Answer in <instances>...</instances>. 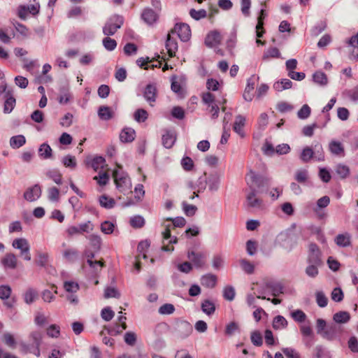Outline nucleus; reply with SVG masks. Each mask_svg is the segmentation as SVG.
Here are the masks:
<instances>
[{
    "label": "nucleus",
    "instance_id": "60",
    "mask_svg": "<svg viewBox=\"0 0 358 358\" xmlns=\"http://www.w3.org/2000/svg\"><path fill=\"white\" fill-rule=\"evenodd\" d=\"M257 249V243L252 240H248L246 243V250L250 255H253L256 253Z\"/></svg>",
    "mask_w": 358,
    "mask_h": 358
},
{
    "label": "nucleus",
    "instance_id": "35",
    "mask_svg": "<svg viewBox=\"0 0 358 358\" xmlns=\"http://www.w3.org/2000/svg\"><path fill=\"white\" fill-rule=\"evenodd\" d=\"M148 117V112L143 108L137 109L134 113V118L138 122H144Z\"/></svg>",
    "mask_w": 358,
    "mask_h": 358
},
{
    "label": "nucleus",
    "instance_id": "49",
    "mask_svg": "<svg viewBox=\"0 0 358 358\" xmlns=\"http://www.w3.org/2000/svg\"><path fill=\"white\" fill-rule=\"evenodd\" d=\"M47 334L52 338H58L60 335V328L57 324H51L47 329Z\"/></svg>",
    "mask_w": 358,
    "mask_h": 358
},
{
    "label": "nucleus",
    "instance_id": "63",
    "mask_svg": "<svg viewBox=\"0 0 358 358\" xmlns=\"http://www.w3.org/2000/svg\"><path fill=\"white\" fill-rule=\"evenodd\" d=\"M105 163V159L102 157H96L92 162V167L94 171H97L99 168H103Z\"/></svg>",
    "mask_w": 358,
    "mask_h": 358
},
{
    "label": "nucleus",
    "instance_id": "25",
    "mask_svg": "<svg viewBox=\"0 0 358 358\" xmlns=\"http://www.w3.org/2000/svg\"><path fill=\"white\" fill-rule=\"evenodd\" d=\"M201 310L207 315H212L215 311V305L212 301L205 299L201 303Z\"/></svg>",
    "mask_w": 358,
    "mask_h": 358
},
{
    "label": "nucleus",
    "instance_id": "19",
    "mask_svg": "<svg viewBox=\"0 0 358 358\" xmlns=\"http://www.w3.org/2000/svg\"><path fill=\"white\" fill-rule=\"evenodd\" d=\"M143 95L145 99L152 106V103L155 101L157 96L156 87L153 85H148L145 89Z\"/></svg>",
    "mask_w": 358,
    "mask_h": 358
},
{
    "label": "nucleus",
    "instance_id": "62",
    "mask_svg": "<svg viewBox=\"0 0 358 358\" xmlns=\"http://www.w3.org/2000/svg\"><path fill=\"white\" fill-rule=\"evenodd\" d=\"M291 315L293 319L298 322H303L306 319V314L301 310L293 311Z\"/></svg>",
    "mask_w": 358,
    "mask_h": 358
},
{
    "label": "nucleus",
    "instance_id": "31",
    "mask_svg": "<svg viewBox=\"0 0 358 358\" xmlns=\"http://www.w3.org/2000/svg\"><path fill=\"white\" fill-rule=\"evenodd\" d=\"M313 79L315 83L320 85H326L328 83L327 75L322 71H317L313 76Z\"/></svg>",
    "mask_w": 358,
    "mask_h": 358
},
{
    "label": "nucleus",
    "instance_id": "9",
    "mask_svg": "<svg viewBox=\"0 0 358 358\" xmlns=\"http://www.w3.org/2000/svg\"><path fill=\"white\" fill-rule=\"evenodd\" d=\"M40 6L38 3L30 6H20L18 8L17 14L19 17L21 19H25L29 13H31L34 15H36L39 12Z\"/></svg>",
    "mask_w": 358,
    "mask_h": 358
},
{
    "label": "nucleus",
    "instance_id": "18",
    "mask_svg": "<svg viewBox=\"0 0 358 358\" xmlns=\"http://www.w3.org/2000/svg\"><path fill=\"white\" fill-rule=\"evenodd\" d=\"M329 150L333 155L343 157L345 150L343 144L337 141H331L329 145Z\"/></svg>",
    "mask_w": 358,
    "mask_h": 358
},
{
    "label": "nucleus",
    "instance_id": "61",
    "mask_svg": "<svg viewBox=\"0 0 358 358\" xmlns=\"http://www.w3.org/2000/svg\"><path fill=\"white\" fill-rule=\"evenodd\" d=\"M251 341L256 346H261L262 345V337L259 331H253L251 334Z\"/></svg>",
    "mask_w": 358,
    "mask_h": 358
},
{
    "label": "nucleus",
    "instance_id": "12",
    "mask_svg": "<svg viewBox=\"0 0 358 358\" xmlns=\"http://www.w3.org/2000/svg\"><path fill=\"white\" fill-rule=\"evenodd\" d=\"M335 243L341 248H347L352 245V236L348 232L338 234L334 238Z\"/></svg>",
    "mask_w": 358,
    "mask_h": 358
},
{
    "label": "nucleus",
    "instance_id": "37",
    "mask_svg": "<svg viewBox=\"0 0 358 358\" xmlns=\"http://www.w3.org/2000/svg\"><path fill=\"white\" fill-rule=\"evenodd\" d=\"M37 294H38V293H37L36 290H35L32 288L28 289L24 294V301L27 304L32 303L34 301L35 299L36 298Z\"/></svg>",
    "mask_w": 358,
    "mask_h": 358
},
{
    "label": "nucleus",
    "instance_id": "59",
    "mask_svg": "<svg viewBox=\"0 0 358 358\" xmlns=\"http://www.w3.org/2000/svg\"><path fill=\"white\" fill-rule=\"evenodd\" d=\"M35 322L38 326H43L48 323V317L43 313L38 312L35 317Z\"/></svg>",
    "mask_w": 358,
    "mask_h": 358
},
{
    "label": "nucleus",
    "instance_id": "2",
    "mask_svg": "<svg viewBox=\"0 0 358 358\" xmlns=\"http://www.w3.org/2000/svg\"><path fill=\"white\" fill-rule=\"evenodd\" d=\"M246 207L252 210H259L264 208V201L257 196V192L255 189H248L246 194Z\"/></svg>",
    "mask_w": 358,
    "mask_h": 358
},
{
    "label": "nucleus",
    "instance_id": "51",
    "mask_svg": "<svg viewBox=\"0 0 358 358\" xmlns=\"http://www.w3.org/2000/svg\"><path fill=\"white\" fill-rule=\"evenodd\" d=\"M136 335L134 332L128 331L124 334V342L130 346H134L136 343Z\"/></svg>",
    "mask_w": 358,
    "mask_h": 358
},
{
    "label": "nucleus",
    "instance_id": "38",
    "mask_svg": "<svg viewBox=\"0 0 358 358\" xmlns=\"http://www.w3.org/2000/svg\"><path fill=\"white\" fill-rule=\"evenodd\" d=\"M240 265L242 267L243 270L248 274H252L255 271V266L253 264L250 262L248 260L245 259H241Z\"/></svg>",
    "mask_w": 358,
    "mask_h": 358
},
{
    "label": "nucleus",
    "instance_id": "44",
    "mask_svg": "<svg viewBox=\"0 0 358 358\" xmlns=\"http://www.w3.org/2000/svg\"><path fill=\"white\" fill-rule=\"evenodd\" d=\"M130 224L134 228H141L145 224V220L142 216L136 215L130 219Z\"/></svg>",
    "mask_w": 358,
    "mask_h": 358
},
{
    "label": "nucleus",
    "instance_id": "14",
    "mask_svg": "<svg viewBox=\"0 0 358 358\" xmlns=\"http://www.w3.org/2000/svg\"><path fill=\"white\" fill-rule=\"evenodd\" d=\"M171 34L172 33H171L169 31L167 35L166 41V48L167 50V52H168L169 55L171 57H173L176 56V53L178 50V43L176 41V39L173 38L171 36Z\"/></svg>",
    "mask_w": 358,
    "mask_h": 358
},
{
    "label": "nucleus",
    "instance_id": "6",
    "mask_svg": "<svg viewBox=\"0 0 358 358\" xmlns=\"http://www.w3.org/2000/svg\"><path fill=\"white\" fill-rule=\"evenodd\" d=\"M113 178L117 189L124 192L129 190L131 184L128 176L124 173H120L117 171H113Z\"/></svg>",
    "mask_w": 358,
    "mask_h": 358
},
{
    "label": "nucleus",
    "instance_id": "4",
    "mask_svg": "<svg viewBox=\"0 0 358 358\" xmlns=\"http://www.w3.org/2000/svg\"><path fill=\"white\" fill-rule=\"evenodd\" d=\"M170 32L172 34L176 33L178 38L183 42L189 41L192 36L189 26L183 22L176 23Z\"/></svg>",
    "mask_w": 358,
    "mask_h": 358
},
{
    "label": "nucleus",
    "instance_id": "54",
    "mask_svg": "<svg viewBox=\"0 0 358 358\" xmlns=\"http://www.w3.org/2000/svg\"><path fill=\"white\" fill-rule=\"evenodd\" d=\"M331 299L336 302H341L343 299V292L340 287H336L331 292Z\"/></svg>",
    "mask_w": 358,
    "mask_h": 358
},
{
    "label": "nucleus",
    "instance_id": "11",
    "mask_svg": "<svg viewBox=\"0 0 358 358\" xmlns=\"http://www.w3.org/2000/svg\"><path fill=\"white\" fill-rule=\"evenodd\" d=\"M222 36L219 31H210L205 38V44L209 48L215 47L221 43Z\"/></svg>",
    "mask_w": 358,
    "mask_h": 358
},
{
    "label": "nucleus",
    "instance_id": "28",
    "mask_svg": "<svg viewBox=\"0 0 358 358\" xmlns=\"http://www.w3.org/2000/svg\"><path fill=\"white\" fill-rule=\"evenodd\" d=\"M292 86V83L289 79H282L280 81L275 82L273 84V88L278 92L290 89Z\"/></svg>",
    "mask_w": 358,
    "mask_h": 358
},
{
    "label": "nucleus",
    "instance_id": "52",
    "mask_svg": "<svg viewBox=\"0 0 358 358\" xmlns=\"http://www.w3.org/2000/svg\"><path fill=\"white\" fill-rule=\"evenodd\" d=\"M47 176L51 178L55 183L60 185L62 182V174L57 171H49Z\"/></svg>",
    "mask_w": 358,
    "mask_h": 358
},
{
    "label": "nucleus",
    "instance_id": "45",
    "mask_svg": "<svg viewBox=\"0 0 358 358\" xmlns=\"http://www.w3.org/2000/svg\"><path fill=\"white\" fill-rule=\"evenodd\" d=\"M336 172L340 176V178H345L350 174V169L347 166L338 164L336 168Z\"/></svg>",
    "mask_w": 358,
    "mask_h": 358
},
{
    "label": "nucleus",
    "instance_id": "50",
    "mask_svg": "<svg viewBox=\"0 0 358 358\" xmlns=\"http://www.w3.org/2000/svg\"><path fill=\"white\" fill-rule=\"evenodd\" d=\"M115 225L109 221H105L101 224V230L106 234H110L113 232Z\"/></svg>",
    "mask_w": 358,
    "mask_h": 358
},
{
    "label": "nucleus",
    "instance_id": "39",
    "mask_svg": "<svg viewBox=\"0 0 358 358\" xmlns=\"http://www.w3.org/2000/svg\"><path fill=\"white\" fill-rule=\"evenodd\" d=\"M264 17V10L262 9L261 10V13H260V15L258 17V22H257V24L256 26V33H257V36L258 38H261L263 34H264V28H263V24H264V22H263V19Z\"/></svg>",
    "mask_w": 358,
    "mask_h": 358
},
{
    "label": "nucleus",
    "instance_id": "22",
    "mask_svg": "<svg viewBox=\"0 0 358 358\" xmlns=\"http://www.w3.org/2000/svg\"><path fill=\"white\" fill-rule=\"evenodd\" d=\"M350 314L347 311H339L333 316V320L337 324H345L350 320Z\"/></svg>",
    "mask_w": 358,
    "mask_h": 358
},
{
    "label": "nucleus",
    "instance_id": "23",
    "mask_svg": "<svg viewBox=\"0 0 358 358\" xmlns=\"http://www.w3.org/2000/svg\"><path fill=\"white\" fill-rule=\"evenodd\" d=\"M12 245L13 248L20 250L21 255H24V252H27V250H29L28 241L23 238L15 239Z\"/></svg>",
    "mask_w": 358,
    "mask_h": 358
},
{
    "label": "nucleus",
    "instance_id": "30",
    "mask_svg": "<svg viewBox=\"0 0 358 358\" xmlns=\"http://www.w3.org/2000/svg\"><path fill=\"white\" fill-rule=\"evenodd\" d=\"M100 205L105 208H112L115 204V201L113 198L108 197L106 195H101L99 197Z\"/></svg>",
    "mask_w": 358,
    "mask_h": 358
},
{
    "label": "nucleus",
    "instance_id": "42",
    "mask_svg": "<svg viewBox=\"0 0 358 358\" xmlns=\"http://www.w3.org/2000/svg\"><path fill=\"white\" fill-rule=\"evenodd\" d=\"M94 180L101 186H105L109 181V175L106 172H99L98 176L94 177Z\"/></svg>",
    "mask_w": 358,
    "mask_h": 358
},
{
    "label": "nucleus",
    "instance_id": "55",
    "mask_svg": "<svg viewBox=\"0 0 358 358\" xmlns=\"http://www.w3.org/2000/svg\"><path fill=\"white\" fill-rule=\"evenodd\" d=\"M174 306L171 303H165L162 305L159 309V313L162 315H169L174 312Z\"/></svg>",
    "mask_w": 358,
    "mask_h": 358
},
{
    "label": "nucleus",
    "instance_id": "53",
    "mask_svg": "<svg viewBox=\"0 0 358 358\" xmlns=\"http://www.w3.org/2000/svg\"><path fill=\"white\" fill-rule=\"evenodd\" d=\"M101 315L104 320L108 322L113 318L115 313L110 307H106L101 310Z\"/></svg>",
    "mask_w": 358,
    "mask_h": 358
},
{
    "label": "nucleus",
    "instance_id": "32",
    "mask_svg": "<svg viewBox=\"0 0 358 358\" xmlns=\"http://www.w3.org/2000/svg\"><path fill=\"white\" fill-rule=\"evenodd\" d=\"M26 142L25 138L22 135L13 136L10 140V145L13 148H19Z\"/></svg>",
    "mask_w": 358,
    "mask_h": 358
},
{
    "label": "nucleus",
    "instance_id": "8",
    "mask_svg": "<svg viewBox=\"0 0 358 358\" xmlns=\"http://www.w3.org/2000/svg\"><path fill=\"white\" fill-rule=\"evenodd\" d=\"M41 188L38 184L29 187L24 193V199L29 202L37 200L41 195Z\"/></svg>",
    "mask_w": 358,
    "mask_h": 358
},
{
    "label": "nucleus",
    "instance_id": "48",
    "mask_svg": "<svg viewBox=\"0 0 358 358\" xmlns=\"http://www.w3.org/2000/svg\"><path fill=\"white\" fill-rule=\"evenodd\" d=\"M62 163L66 167L75 169L77 163L75 157L71 155L65 156L62 159Z\"/></svg>",
    "mask_w": 358,
    "mask_h": 358
},
{
    "label": "nucleus",
    "instance_id": "57",
    "mask_svg": "<svg viewBox=\"0 0 358 358\" xmlns=\"http://www.w3.org/2000/svg\"><path fill=\"white\" fill-rule=\"evenodd\" d=\"M223 296L225 299L232 301L235 296V290L233 287L228 286L224 289Z\"/></svg>",
    "mask_w": 358,
    "mask_h": 358
},
{
    "label": "nucleus",
    "instance_id": "20",
    "mask_svg": "<svg viewBox=\"0 0 358 358\" xmlns=\"http://www.w3.org/2000/svg\"><path fill=\"white\" fill-rule=\"evenodd\" d=\"M136 136L134 129L131 128H124L120 134V141L123 143L132 142Z\"/></svg>",
    "mask_w": 358,
    "mask_h": 358
},
{
    "label": "nucleus",
    "instance_id": "15",
    "mask_svg": "<svg viewBox=\"0 0 358 358\" xmlns=\"http://www.w3.org/2000/svg\"><path fill=\"white\" fill-rule=\"evenodd\" d=\"M217 278L213 273H207L201 276V283L207 288H213L216 286Z\"/></svg>",
    "mask_w": 358,
    "mask_h": 358
},
{
    "label": "nucleus",
    "instance_id": "64",
    "mask_svg": "<svg viewBox=\"0 0 358 358\" xmlns=\"http://www.w3.org/2000/svg\"><path fill=\"white\" fill-rule=\"evenodd\" d=\"M348 347L353 352L358 353V339L355 336H352L348 341Z\"/></svg>",
    "mask_w": 358,
    "mask_h": 358
},
{
    "label": "nucleus",
    "instance_id": "21",
    "mask_svg": "<svg viewBox=\"0 0 358 358\" xmlns=\"http://www.w3.org/2000/svg\"><path fill=\"white\" fill-rule=\"evenodd\" d=\"M245 124V117L243 115H238L236 117L235 122L234 123L233 129L235 132L239 134L242 138L244 137V133L243 129Z\"/></svg>",
    "mask_w": 358,
    "mask_h": 358
},
{
    "label": "nucleus",
    "instance_id": "13",
    "mask_svg": "<svg viewBox=\"0 0 358 358\" xmlns=\"http://www.w3.org/2000/svg\"><path fill=\"white\" fill-rule=\"evenodd\" d=\"M142 19L149 25L156 23L159 19L158 14L151 8H145L141 14Z\"/></svg>",
    "mask_w": 358,
    "mask_h": 358
},
{
    "label": "nucleus",
    "instance_id": "7",
    "mask_svg": "<svg viewBox=\"0 0 358 358\" xmlns=\"http://www.w3.org/2000/svg\"><path fill=\"white\" fill-rule=\"evenodd\" d=\"M343 332L342 327L336 323L329 324L322 333V336L328 339L333 340Z\"/></svg>",
    "mask_w": 358,
    "mask_h": 358
},
{
    "label": "nucleus",
    "instance_id": "34",
    "mask_svg": "<svg viewBox=\"0 0 358 358\" xmlns=\"http://www.w3.org/2000/svg\"><path fill=\"white\" fill-rule=\"evenodd\" d=\"M287 326V321L286 320V319L284 317H282L281 315H278L274 317V319L273 320V327L275 329H283V328H285Z\"/></svg>",
    "mask_w": 358,
    "mask_h": 358
},
{
    "label": "nucleus",
    "instance_id": "40",
    "mask_svg": "<svg viewBox=\"0 0 358 358\" xmlns=\"http://www.w3.org/2000/svg\"><path fill=\"white\" fill-rule=\"evenodd\" d=\"M64 257L68 262H74L78 257V252L76 249H67L64 252Z\"/></svg>",
    "mask_w": 358,
    "mask_h": 358
},
{
    "label": "nucleus",
    "instance_id": "29",
    "mask_svg": "<svg viewBox=\"0 0 358 358\" xmlns=\"http://www.w3.org/2000/svg\"><path fill=\"white\" fill-rule=\"evenodd\" d=\"M38 155L43 159H50L52 156V150L47 143H43L38 149Z\"/></svg>",
    "mask_w": 358,
    "mask_h": 358
},
{
    "label": "nucleus",
    "instance_id": "24",
    "mask_svg": "<svg viewBox=\"0 0 358 358\" xmlns=\"http://www.w3.org/2000/svg\"><path fill=\"white\" fill-rule=\"evenodd\" d=\"M330 203V199L327 196H324L319 199L317 201V208L314 210L315 212L318 215L320 218H324L325 217L324 213L320 214L319 208H326Z\"/></svg>",
    "mask_w": 358,
    "mask_h": 358
},
{
    "label": "nucleus",
    "instance_id": "16",
    "mask_svg": "<svg viewBox=\"0 0 358 358\" xmlns=\"http://www.w3.org/2000/svg\"><path fill=\"white\" fill-rule=\"evenodd\" d=\"M122 24L121 20H120L119 22H113L110 20L104 25L103 32L106 36L113 35L120 28Z\"/></svg>",
    "mask_w": 358,
    "mask_h": 358
},
{
    "label": "nucleus",
    "instance_id": "43",
    "mask_svg": "<svg viewBox=\"0 0 358 358\" xmlns=\"http://www.w3.org/2000/svg\"><path fill=\"white\" fill-rule=\"evenodd\" d=\"M64 288L68 293H76L79 289V285L73 281H66L64 283Z\"/></svg>",
    "mask_w": 358,
    "mask_h": 358
},
{
    "label": "nucleus",
    "instance_id": "1",
    "mask_svg": "<svg viewBox=\"0 0 358 358\" xmlns=\"http://www.w3.org/2000/svg\"><path fill=\"white\" fill-rule=\"evenodd\" d=\"M246 182L248 185V189L261 188L264 186H268L271 182V178L265 175H260L255 171L250 170L246 176Z\"/></svg>",
    "mask_w": 358,
    "mask_h": 358
},
{
    "label": "nucleus",
    "instance_id": "41",
    "mask_svg": "<svg viewBox=\"0 0 358 358\" xmlns=\"http://www.w3.org/2000/svg\"><path fill=\"white\" fill-rule=\"evenodd\" d=\"M280 53L277 48H271L266 51L263 55V59L266 60L271 58H278Z\"/></svg>",
    "mask_w": 358,
    "mask_h": 358
},
{
    "label": "nucleus",
    "instance_id": "3",
    "mask_svg": "<svg viewBox=\"0 0 358 358\" xmlns=\"http://www.w3.org/2000/svg\"><path fill=\"white\" fill-rule=\"evenodd\" d=\"M187 257L195 268H203L206 266V252L190 250L187 252Z\"/></svg>",
    "mask_w": 358,
    "mask_h": 358
},
{
    "label": "nucleus",
    "instance_id": "5",
    "mask_svg": "<svg viewBox=\"0 0 358 358\" xmlns=\"http://www.w3.org/2000/svg\"><path fill=\"white\" fill-rule=\"evenodd\" d=\"M307 263L313 264H323L322 252L317 245L314 243H311L308 245Z\"/></svg>",
    "mask_w": 358,
    "mask_h": 358
},
{
    "label": "nucleus",
    "instance_id": "26",
    "mask_svg": "<svg viewBox=\"0 0 358 358\" xmlns=\"http://www.w3.org/2000/svg\"><path fill=\"white\" fill-rule=\"evenodd\" d=\"M176 138V136L173 134L166 131L162 136V144L165 148H171L175 143Z\"/></svg>",
    "mask_w": 358,
    "mask_h": 358
},
{
    "label": "nucleus",
    "instance_id": "27",
    "mask_svg": "<svg viewBox=\"0 0 358 358\" xmlns=\"http://www.w3.org/2000/svg\"><path fill=\"white\" fill-rule=\"evenodd\" d=\"M15 106V99L9 93H7L4 102L3 111L10 113Z\"/></svg>",
    "mask_w": 358,
    "mask_h": 358
},
{
    "label": "nucleus",
    "instance_id": "47",
    "mask_svg": "<svg viewBox=\"0 0 358 358\" xmlns=\"http://www.w3.org/2000/svg\"><path fill=\"white\" fill-rule=\"evenodd\" d=\"M311 113V109L310 106L307 104H304L301 108L298 111L297 115L299 119H306L308 118Z\"/></svg>",
    "mask_w": 358,
    "mask_h": 358
},
{
    "label": "nucleus",
    "instance_id": "58",
    "mask_svg": "<svg viewBox=\"0 0 358 358\" xmlns=\"http://www.w3.org/2000/svg\"><path fill=\"white\" fill-rule=\"evenodd\" d=\"M48 261V255L45 252H38L36 262L40 266H45Z\"/></svg>",
    "mask_w": 358,
    "mask_h": 358
},
{
    "label": "nucleus",
    "instance_id": "33",
    "mask_svg": "<svg viewBox=\"0 0 358 358\" xmlns=\"http://www.w3.org/2000/svg\"><path fill=\"white\" fill-rule=\"evenodd\" d=\"M308 264V265L306 268V275L312 278H316L319 273L318 268L320 267L322 264Z\"/></svg>",
    "mask_w": 358,
    "mask_h": 358
},
{
    "label": "nucleus",
    "instance_id": "10",
    "mask_svg": "<svg viewBox=\"0 0 358 358\" xmlns=\"http://www.w3.org/2000/svg\"><path fill=\"white\" fill-rule=\"evenodd\" d=\"M1 263L5 269H15L17 266V259L13 253L9 252L1 258Z\"/></svg>",
    "mask_w": 358,
    "mask_h": 358
},
{
    "label": "nucleus",
    "instance_id": "46",
    "mask_svg": "<svg viewBox=\"0 0 358 358\" xmlns=\"http://www.w3.org/2000/svg\"><path fill=\"white\" fill-rule=\"evenodd\" d=\"M189 15L193 19H194L196 20H199L206 17L207 12L204 9H201L199 10H196L195 9H191L189 10Z\"/></svg>",
    "mask_w": 358,
    "mask_h": 358
},
{
    "label": "nucleus",
    "instance_id": "56",
    "mask_svg": "<svg viewBox=\"0 0 358 358\" xmlns=\"http://www.w3.org/2000/svg\"><path fill=\"white\" fill-rule=\"evenodd\" d=\"M120 296V292L114 287H108L106 288L104 292V297L106 299L114 297L119 298Z\"/></svg>",
    "mask_w": 358,
    "mask_h": 358
},
{
    "label": "nucleus",
    "instance_id": "36",
    "mask_svg": "<svg viewBox=\"0 0 358 358\" xmlns=\"http://www.w3.org/2000/svg\"><path fill=\"white\" fill-rule=\"evenodd\" d=\"M314 152L312 148L310 147H306L303 149L301 155L300 159L303 162H308L310 161V159L313 157Z\"/></svg>",
    "mask_w": 358,
    "mask_h": 358
},
{
    "label": "nucleus",
    "instance_id": "17",
    "mask_svg": "<svg viewBox=\"0 0 358 358\" xmlns=\"http://www.w3.org/2000/svg\"><path fill=\"white\" fill-rule=\"evenodd\" d=\"M114 110L108 106H101L99 108L98 115L102 120H109L114 117Z\"/></svg>",
    "mask_w": 358,
    "mask_h": 358
}]
</instances>
